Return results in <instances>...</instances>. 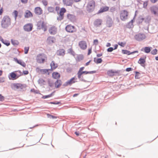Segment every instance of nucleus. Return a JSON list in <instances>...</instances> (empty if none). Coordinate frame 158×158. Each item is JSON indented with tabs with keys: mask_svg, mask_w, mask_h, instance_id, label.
I'll list each match as a JSON object with an SVG mask.
<instances>
[{
	"mask_svg": "<svg viewBox=\"0 0 158 158\" xmlns=\"http://www.w3.org/2000/svg\"><path fill=\"white\" fill-rule=\"evenodd\" d=\"M27 86L26 84L20 83H12L11 85V89L15 90H18L23 91L26 90Z\"/></svg>",
	"mask_w": 158,
	"mask_h": 158,
	"instance_id": "obj_1",
	"label": "nucleus"
},
{
	"mask_svg": "<svg viewBox=\"0 0 158 158\" xmlns=\"http://www.w3.org/2000/svg\"><path fill=\"white\" fill-rule=\"evenodd\" d=\"M11 24L10 19L9 16H5L3 18L1 22V26L2 28H6Z\"/></svg>",
	"mask_w": 158,
	"mask_h": 158,
	"instance_id": "obj_2",
	"label": "nucleus"
},
{
	"mask_svg": "<svg viewBox=\"0 0 158 158\" xmlns=\"http://www.w3.org/2000/svg\"><path fill=\"white\" fill-rule=\"evenodd\" d=\"M47 59L46 56L43 53L39 54L36 56V60L37 62L39 63H43L44 62L45 60Z\"/></svg>",
	"mask_w": 158,
	"mask_h": 158,
	"instance_id": "obj_3",
	"label": "nucleus"
},
{
	"mask_svg": "<svg viewBox=\"0 0 158 158\" xmlns=\"http://www.w3.org/2000/svg\"><path fill=\"white\" fill-rule=\"evenodd\" d=\"M17 73H19V74H18L17 73H15V72H13L10 73L9 76V79L12 80H15L18 78L21 75L22 73L20 71H17Z\"/></svg>",
	"mask_w": 158,
	"mask_h": 158,
	"instance_id": "obj_4",
	"label": "nucleus"
},
{
	"mask_svg": "<svg viewBox=\"0 0 158 158\" xmlns=\"http://www.w3.org/2000/svg\"><path fill=\"white\" fill-rule=\"evenodd\" d=\"M37 29H42L45 31L47 30L46 24L43 21H40L37 23Z\"/></svg>",
	"mask_w": 158,
	"mask_h": 158,
	"instance_id": "obj_5",
	"label": "nucleus"
},
{
	"mask_svg": "<svg viewBox=\"0 0 158 158\" xmlns=\"http://www.w3.org/2000/svg\"><path fill=\"white\" fill-rule=\"evenodd\" d=\"M95 6V2L93 0L89 1L87 6V10L89 12L93 11Z\"/></svg>",
	"mask_w": 158,
	"mask_h": 158,
	"instance_id": "obj_6",
	"label": "nucleus"
},
{
	"mask_svg": "<svg viewBox=\"0 0 158 158\" xmlns=\"http://www.w3.org/2000/svg\"><path fill=\"white\" fill-rule=\"evenodd\" d=\"M128 15V12L126 10L121 11L120 14V18L123 21H125L127 19Z\"/></svg>",
	"mask_w": 158,
	"mask_h": 158,
	"instance_id": "obj_7",
	"label": "nucleus"
},
{
	"mask_svg": "<svg viewBox=\"0 0 158 158\" xmlns=\"http://www.w3.org/2000/svg\"><path fill=\"white\" fill-rule=\"evenodd\" d=\"M146 37L145 35L143 33H138L134 36L135 39L139 41L143 40Z\"/></svg>",
	"mask_w": 158,
	"mask_h": 158,
	"instance_id": "obj_8",
	"label": "nucleus"
},
{
	"mask_svg": "<svg viewBox=\"0 0 158 158\" xmlns=\"http://www.w3.org/2000/svg\"><path fill=\"white\" fill-rule=\"evenodd\" d=\"M150 10L152 14L155 15H158V6H152L150 7Z\"/></svg>",
	"mask_w": 158,
	"mask_h": 158,
	"instance_id": "obj_9",
	"label": "nucleus"
},
{
	"mask_svg": "<svg viewBox=\"0 0 158 158\" xmlns=\"http://www.w3.org/2000/svg\"><path fill=\"white\" fill-rule=\"evenodd\" d=\"M75 78L74 77H72L69 80L65 82L63 85V86L66 87L68 85H71L72 84L74 83L77 82L75 81Z\"/></svg>",
	"mask_w": 158,
	"mask_h": 158,
	"instance_id": "obj_10",
	"label": "nucleus"
},
{
	"mask_svg": "<svg viewBox=\"0 0 158 158\" xmlns=\"http://www.w3.org/2000/svg\"><path fill=\"white\" fill-rule=\"evenodd\" d=\"M33 25L29 23L25 25L23 27V29L25 31L29 32L32 31Z\"/></svg>",
	"mask_w": 158,
	"mask_h": 158,
	"instance_id": "obj_11",
	"label": "nucleus"
},
{
	"mask_svg": "<svg viewBox=\"0 0 158 158\" xmlns=\"http://www.w3.org/2000/svg\"><path fill=\"white\" fill-rule=\"evenodd\" d=\"M49 33L52 35H54L56 34L57 31V28L53 26L50 28L48 30Z\"/></svg>",
	"mask_w": 158,
	"mask_h": 158,
	"instance_id": "obj_12",
	"label": "nucleus"
},
{
	"mask_svg": "<svg viewBox=\"0 0 158 158\" xmlns=\"http://www.w3.org/2000/svg\"><path fill=\"white\" fill-rule=\"evenodd\" d=\"M14 60L18 64L22 66L23 67H26V64L25 63L21 60H18L17 58H14Z\"/></svg>",
	"mask_w": 158,
	"mask_h": 158,
	"instance_id": "obj_13",
	"label": "nucleus"
},
{
	"mask_svg": "<svg viewBox=\"0 0 158 158\" xmlns=\"http://www.w3.org/2000/svg\"><path fill=\"white\" fill-rule=\"evenodd\" d=\"M79 45L81 48L82 49H85L86 48L87 45L85 41H81L79 43Z\"/></svg>",
	"mask_w": 158,
	"mask_h": 158,
	"instance_id": "obj_14",
	"label": "nucleus"
},
{
	"mask_svg": "<svg viewBox=\"0 0 158 158\" xmlns=\"http://www.w3.org/2000/svg\"><path fill=\"white\" fill-rule=\"evenodd\" d=\"M56 40L55 37L52 36L48 37L47 40V42L48 44H51L54 43Z\"/></svg>",
	"mask_w": 158,
	"mask_h": 158,
	"instance_id": "obj_15",
	"label": "nucleus"
},
{
	"mask_svg": "<svg viewBox=\"0 0 158 158\" xmlns=\"http://www.w3.org/2000/svg\"><path fill=\"white\" fill-rule=\"evenodd\" d=\"M122 53L123 54H127L128 55H129L131 54H132L138 52V51H135L133 52H131L130 51L126 50H122Z\"/></svg>",
	"mask_w": 158,
	"mask_h": 158,
	"instance_id": "obj_16",
	"label": "nucleus"
},
{
	"mask_svg": "<svg viewBox=\"0 0 158 158\" xmlns=\"http://www.w3.org/2000/svg\"><path fill=\"white\" fill-rule=\"evenodd\" d=\"M65 30L68 32H73L74 30V26L71 25H68L66 27Z\"/></svg>",
	"mask_w": 158,
	"mask_h": 158,
	"instance_id": "obj_17",
	"label": "nucleus"
},
{
	"mask_svg": "<svg viewBox=\"0 0 158 158\" xmlns=\"http://www.w3.org/2000/svg\"><path fill=\"white\" fill-rule=\"evenodd\" d=\"M42 11L41 8L39 7H36L35 9V13L38 15H40L42 14Z\"/></svg>",
	"mask_w": 158,
	"mask_h": 158,
	"instance_id": "obj_18",
	"label": "nucleus"
},
{
	"mask_svg": "<svg viewBox=\"0 0 158 158\" xmlns=\"http://www.w3.org/2000/svg\"><path fill=\"white\" fill-rule=\"evenodd\" d=\"M102 22L101 19H97L94 22V25L96 27H98L101 25Z\"/></svg>",
	"mask_w": 158,
	"mask_h": 158,
	"instance_id": "obj_19",
	"label": "nucleus"
},
{
	"mask_svg": "<svg viewBox=\"0 0 158 158\" xmlns=\"http://www.w3.org/2000/svg\"><path fill=\"white\" fill-rule=\"evenodd\" d=\"M63 4L67 6H71L73 4V0H63Z\"/></svg>",
	"mask_w": 158,
	"mask_h": 158,
	"instance_id": "obj_20",
	"label": "nucleus"
},
{
	"mask_svg": "<svg viewBox=\"0 0 158 158\" xmlns=\"http://www.w3.org/2000/svg\"><path fill=\"white\" fill-rule=\"evenodd\" d=\"M109 9V7L107 6H105L102 8H101L98 11L97 13L98 14H99L100 13H103L104 12H106Z\"/></svg>",
	"mask_w": 158,
	"mask_h": 158,
	"instance_id": "obj_21",
	"label": "nucleus"
},
{
	"mask_svg": "<svg viewBox=\"0 0 158 158\" xmlns=\"http://www.w3.org/2000/svg\"><path fill=\"white\" fill-rule=\"evenodd\" d=\"M65 51L63 49H60L58 50L56 52L57 55L60 56H63L65 53Z\"/></svg>",
	"mask_w": 158,
	"mask_h": 158,
	"instance_id": "obj_22",
	"label": "nucleus"
},
{
	"mask_svg": "<svg viewBox=\"0 0 158 158\" xmlns=\"http://www.w3.org/2000/svg\"><path fill=\"white\" fill-rule=\"evenodd\" d=\"M67 17L68 19L72 22L74 21L75 20V17L73 15L68 14L67 15Z\"/></svg>",
	"mask_w": 158,
	"mask_h": 158,
	"instance_id": "obj_23",
	"label": "nucleus"
},
{
	"mask_svg": "<svg viewBox=\"0 0 158 158\" xmlns=\"http://www.w3.org/2000/svg\"><path fill=\"white\" fill-rule=\"evenodd\" d=\"M62 84V81L60 80L57 79L55 83L56 88H58Z\"/></svg>",
	"mask_w": 158,
	"mask_h": 158,
	"instance_id": "obj_24",
	"label": "nucleus"
},
{
	"mask_svg": "<svg viewBox=\"0 0 158 158\" xmlns=\"http://www.w3.org/2000/svg\"><path fill=\"white\" fill-rule=\"evenodd\" d=\"M112 24L113 21L112 19L110 17L108 18L106 22V24L108 25V27H111L112 26Z\"/></svg>",
	"mask_w": 158,
	"mask_h": 158,
	"instance_id": "obj_25",
	"label": "nucleus"
},
{
	"mask_svg": "<svg viewBox=\"0 0 158 158\" xmlns=\"http://www.w3.org/2000/svg\"><path fill=\"white\" fill-rule=\"evenodd\" d=\"M60 74L57 72H53L52 73V77L55 79H58L60 78Z\"/></svg>",
	"mask_w": 158,
	"mask_h": 158,
	"instance_id": "obj_26",
	"label": "nucleus"
},
{
	"mask_svg": "<svg viewBox=\"0 0 158 158\" xmlns=\"http://www.w3.org/2000/svg\"><path fill=\"white\" fill-rule=\"evenodd\" d=\"M146 56L145 57V58H143L142 57H141L139 60V61L138 62V63L140 64L141 66H143L142 65L143 64H144L145 63L146 61L145 60V59L146 58Z\"/></svg>",
	"mask_w": 158,
	"mask_h": 158,
	"instance_id": "obj_27",
	"label": "nucleus"
},
{
	"mask_svg": "<svg viewBox=\"0 0 158 158\" xmlns=\"http://www.w3.org/2000/svg\"><path fill=\"white\" fill-rule=\"evenodd\" d=\"M32 16V14L31 11L29 10H27L25 12V17L26 18H28Z\"/></svg>",
	"mask_w": 158,
	"mask_h": 158,
	"instance_id": "obj_28",
	"label": "nucleus"
},
{
	"mask_svg": "<svg viewBox=\"0 0 158 158\" xmlns=\"http://www.w3.org/2000/svg\"><path fill=\"white\" fill-rule=\"evenodd\" d=\"M50 66L52 69H55L57 67L58 65L57 64H55V62L53 61H52L50 64Z\"/></svg>",
	"mask_w": 158,
	"mask_h": 158,
	"instance_id": "obj_29",
	"label": "nucleus"
},
{
	"mask_svg": "<svg viewBox=\"0 0 158 158\" xmlns=\"http://www.w3.org/2000/svg\"><path fill=\"white\" fill-rule=\"evenodd\" d=\"M151 47H146L144 48V51L145 52L148 53L150 52L151 50Z\"/></svg>",
	"mask_w": 158,
	"mask_h": 158,
	"instance_id": "obj_30",
	"label": "nucleus"
},
{
	"mask_svg": "<svg viewBox=\"0 0 158 158\" xmlns=\"http://www.w3.org/2000/svg\"><path fill=\"white\" fill-rule=\"evenodd\" d=\"M1 41L3 44L6 45L7 46H9L10 44L9 41L6 40H4L3 39H2L1 40Z\"/></svg>",
	"mask_w": 158,
	"mask_h": 158,
	"instance_id": "obj_31",
	"label": "nucleus"
},
{
	"mask_svg": "<svg viewBox=\"0 0 158 158\" xmlns=\"http://www.w3.org/2000/svg\"><path fill=\"white\" fill-rule=\"evenodd\" d=\"M11 41L12 44L14 46L18 45L19 44V41L17 40L11 39Z\"/></svg>",
	"mask_w": 158,
	"mask_h": 158,
	"instance_id": "obj_32",
	"label": "nucleus"
},
{
	"mask_svg": "<svg viewBox=\"0 0 158 158\" xmlns=\"http://www.w3.org/2000/svg\"><path fill=\"white\" fill-rule=\"evenodd\" d=\"M38 83L41 86L45 85L44 83L45 81L42 78H40L39 79L38 81Z\"/></svg>",
	"mask_w": 158,
	"mask_h": 158,
	"instance_id": "obj_33",
	"label": "nucleus"
},
{
	"mask_svg": "<svg viewBox=\"0 0 158 158\" xmlns=\"http://www.w3.org/2000/svg\"><path fill=\"white\" fill-rule=\"evenodd\" d=\"M151 20V17L149 16H147L145 18V22L146 23H149Z\"/></svg>",
	"mask_w": 158,
	"mask_h": 158,
	"instance_id": "obj_34",
	"label": "nucleus"
},
{
	"mask_svg": "<svg viewBox=\"0 0 158 158\" xmlns=\"http://www.w3.org/2000/svg\"><path fill=\"white\" fill-rule=\"evenodd\" d=\"M77 77L78 79H79L80 80V81H84V82H88V81L85 80L83 78V77H81V75H79V74H77Z\"/></svg>",
	"mask_w": 158,
	"mask_h": 158,
	"instance_id": "obj_35",
	"label": "nucleus"
},
{
	"mask_svg": "<svg viewBox=\"0 0 158 158\" xmlns=\"http://www.w3.org/2000/svg\"><path fill=\"white\" fill-rule=\"evenodd\" d=\"M83 73H85V74H93L96 73V71H83Z\"/></svg>",
	"mask_w": 158,
	"mask_h": 158,
	"instance_id": "obj_36",
	"label": "nucleus"
},
{
	"mask_svg": "<svg viewBox=\"0 0 158 158\" xmlns=\"http://www.w3.org/2000/svg\"><path fill=\"white\" fill-rule=\"evenodd\" d=\"M49 69H41L40 71L44 74H46L48 72V71L50 70Z\"/></svg>",
	"mask_w": 158,
	"mask_h": 158,
	"instance_id": "obj_37",
	"label": "nucleus"
},
{
	"mask_svg": "<svg viewBox=\"0 0 158 158\" xmlns=\"http://www.w3.org/2000/svg\"><path fill=\"white\" fill-rule=\"evenodd\" d=\"M66 11V9L64 8H62L61 9L60 12V14H62L63 15H64V13Z\"/></svg>",
	"mask_w": 158,
	"mask_h": 158,
	"instance_id": "obj_38",
	"label": "nucleus"
},
{
	"mask_svg": "<svg viewBox=\"0 0 158 158\" xmlns=\"http://www.w3.org/2000/svg\"><path fill=\"white\" fill-rule=\"evenodd\" d=\"M47 115L48 117L50 118H52L53 119H55V118H57V117L56 116L52 115L50 114H47Z\"/></svg>",
	"mask_w": 158,
	"mask_h": 158,
	"instance_id": "obj_39",
	"label": "nucleus"
},
{
	"mask_svg": "<svg viewBox=\"0 0 158 158\" xmlns=\"http://www.w3.org/2000/svg\"><path fill=\"white\" fill-rule=\"evenodd\" d=\"M48 11L50 12H53L54 10V8L52 7H48Z\"/></svg>",
	"mask_w": 158,
	"mask_h": 158,
	"instance_id": "obj_40",
	"label": "nucleus"
},
{
	"mask_svg": "<svg viewBox=\"0 0 158 158\" xmlns=\"http://www.w3.org/2000/svg\"><path fill=\"white\" fill-rule=\"evenodd\" d=\"M64 15L62 14H60L58 17H57V20L59 21H61L63 19Z\"/></svg>",
	"mask_w": 158,
	"mask_h": 158,
	"instance_id": "obj_41",
	"label": "nucleus"
},
{
	"mask_svg": "<svg viewBox=\"0 0 158 158\" xmlns=\"http://www.w3.org/2000/svg\"><path fill=\"white\" fill-rule=\"evenodd\" d=\"M13 13L15 15V19L16 20L18 15V12L17 10H15L14 11Z\"/></svg>",
	"mask_w": 158,
	"mask_h": 158,
	"instance_id": "obj_42",
	"label": "nucleus"
},
{
	"mask_svg": "<svg viewBox=\"0 0 158 158\" xmlns=\"http://www.w3.org/2000/svg\"><path fill=\"white\" fill-rule=\"evenodd\" d=\"M157 49H154L151 51V53L152 54L154 55L157 54Z\"/></svg>",
	"mask_w": 158,
	"mask_h": 158,
	"instance_id": "obj_43",
	"label": "nucleus"
},
{
	"mask_svg": "<svg viewBox=\"0 0 158 158\" xmlns=\"http://www.w3.org/2000/svg\"><path fill=\"white\" fill-rule=\"evenodd\" d=\"M68 52L69 53H70L73 56H74L75 55V53L74 52H73V50L72 49L70 48V49H69L68 50Z\"/></svg>",
	"mask_w": 158,
	"mask_h": 158,
	"instance_id": "obj_44",
	"label": "nucleus"
},
{
	"mask_svg": "<svg viewBox=\"0 0 158 158\" xmlns=\"http://www.w3.org/2000/svg\"><path fill=\"white\" fill-rule=\"evenodd\" d=\"M118 44L122 47H124L126 45V43H123L122 42H118Z\"/></svg>",
	"mask_w": 158,
	"mask_h": 158,
	"instance_id": "obj_45",
	"label": "nucleus"
},
{
	"mask_svg": "<svg viewBox=\"0 0 158 158\" xmlns=\"http://www.w3.org/2000/svg\"><path fill=\"white\" fill-rule=\"evenodd\" d=\"M102 60L101 58H98L97 59V61L96 63L97 64L101 63L102 62Z\"/></svg>",
	"mask_w": 158,
	"mask_h": 158,
	"instance_id": "obj_46",
	"label": "nucleus"
},
{
	"mask_svg": "<svg viewBox=\"0 0 158 158\" xmlns=\"http://www.w3.org/2000/svg\"><path fill=\"white\" fill-rule=\"evenodd\" d=\"M24 53L25 54H27L28 53L29 49V47H25L24 48Z\"/></svg>",
	"mask_w": 158,
	"mask_h": 158,
	"instance_id": "obj_47",
	"label": "nucleus"
},
{
	"mask_svg": "<svg viewBox=\"0 0 158 158\" xmlns=\"http://www.w3.org/2000/svg\"><path fill=\"white\" fill-rule=\"evenodd\" d=\"M135 79H139V74H140L139 73L137 72H135Z\"/></svg>",
	"mask_w": 158,
	"mask_h": 158,
	"instance_id": "obj_48",
	"label": "nucleus"
},
{
	"mask_svg": "<svg viewBox=\"0 0 158 158\" xmlns=\"http://www.w3.org/2000/svg\"><path fill=\"white\" fill-rule=\"evenodd\" d=\"M49 103L55 105H58L60 103V102L55 101V102H50Z\"/></svg>",
	"mask_w": 158,
	"mask_h": 158,
	"instance_id": "obj_49",
	"label": "nucleus"
},
{
	"mask_svg": "<svg viewBox=\"0 0 158 158\" xmlns=\"http://www.w3.org/2000/svg\"><path fill=\"white\" fill-rule=\"evenodd\" d=\"M117 73V72L116 71H114L112 70H109L107 72V74L108 75L110 74V73Z\"/></svg>",
	"mask_w": 158,
	"mask_h": 158,
	"instance_id": "obj_50",
	"label": "nucleus"
},
{
	"mask_svg": "<svg viewBox=\"0 0 158 158\" xmlns=\"http://www.w3.org/2000/svg\"><path fill=\"white\" fill-rule=\"evenodd\" d=\"M116 10L115 7L114 6L111 7L110 8V11L112 12Z\"/></svg>",
	"mask_w": 158,
	"mask_h": 158,
	"instance_id": "obj_51",
	"label": "nucleus"
},
{
	"mask_svg": "<svg viewBox=\"0 0 158 158\" xmlns=\"http://www.w3.org/2000/svg\"><path fill=\"white\" fill-rule=\"evenodd\" d=\"M42 2L43 5L45 6H47L48 5V3L46 0H42Z\"/></svg>",
	"mask_w": 158,
	"mask_h": 158,
	"instance_id": "obj_52",
	"label": "nucleus"
},
{
	"mask_svg": "<svg viewBox=\"0 0 158 158\" xmlns=\"http://www.w3.org/2000/svg\"><path fill=\"white\" fill-rule=\"evenodd\" d=\"M148 1H146L144 2L143 3V7L144 8H146L147 7V6L148 5Z\"/></svg>",
	"mask_w": 158,
	"mask_h": 158,
	"instance_id": "obj_53",
	"label": "nucleus"
},
{
	"mask_svg": "<svg viewBox=\"0 0 158 158\" xmlns=\"http://www.w3.org/2000/svg\"><path fill=\"white\" fill-rule=\"evenodd\" d=\"M114 49V48L112 47H110L109 48H108L107 49V51L108 52H112Z\"/></svg>",
	"mask_w": 158,
	"mask_h": 158,
	"instance_id": "obj_54",
	"label": "nucleus"
},
{
	"mask_svg": "<svg viewBox=\"0 0 158 158\" xmlns=\"http://www.w3.org/2000/svg\"><path fill=\"white\" fill-rule=\"evenodd\" d=\"M31 92H34V93H35V94H38L39 93V91L37 90H35V89H31Z\"/></svg>",
	"mask_w": 158,
	"mask_h": 158,
	"instance_id": "obj_55",
	"label": "nucleus"
},
{
	"mask_svg": "<svg viewBox=\"0 0 158 158\" xmlns=\"http://www.w3.org/2000/svg\"><path fill=\"white\" fill-rule=\"evenodd\" d=\"M51 97V95H49V94L43 96L42 98L43 99H46L48 98H49Z\"/></svg>",
	"mask_w": 158,
	"mask_h": 158,
	"instance_id": "obj_56",
	"label": "nucleus"
},
{
	"mask_svg": "<svg viewBox=\"0 0 158 158\" xmlns=\"http://www.w3.org/2000/svg\"><path fill=\"white\" fill-rule=\"evenodd\" d=\"M94 44L95 45H97L98 43V40L97 39H95L94 40Z\"/></svg>",
	"mask_w": 158,
	"mask_h": 158,
	"instance_id": "obj_57",
	"label": "nucleus"
},
{
	"mask_svg": "<svg viewBox=\"0 0 158 158\" xmlns=\"http://www.w3.org/2000/svg\"><path fill=\"white\" fill-rule=\"evenodd\" d=\"M133 70V69L131 68H127L126 69V71L127 72H130Z\"/></svg>",
	"mask_w": 158,
	"mask_h": 158,
	"instance_id": "obj_58",
	"label": "nucleus"
},
{
	"mask_svg": "<svg viewBox=\"0 0 158 158\" xmlns=\"http://www.w3.org/2000/svg\"><path fill=\"white\" fill-rule=\"evenodd\" d=\"M48 83L49 86H50L51 87H52L53 85V84L52 82H51L49 80H48Z\"/></svg>",
	"mask_w": 158,
	"mask_h": 158,
	"instance_id": "obj_59",
	"label": "nucleus"
},
{
	"mask_svg": "<svg viewBox=\"0 0 158 158\" xmlns=\"http://www.w3.org/2000/svg\"><path fill=\"white\" fill-rule=\"evenodd\" d=\"M4 99V97L1 94H0V101H2Z\"/></svg>",
	"mask_w": 158,
	"mask_h": 158,
	"instance_id": "obj_60",
	"label": "nucleus"
},
{
	"mask_svg": "<svg viewBox=\"0 0 158 158\" xmlns=\"http://www.w3.org/2000/svg\"><path fill=\"white\" fill-rule=\"evenodd\" d=\"M83 58V57L82 55H80L78 57V59L79 60H82Z\"/></svg>",
	"mask_w": 158,
	"mask_h": 158,
	"instance_id": "obj_61",
	"label": "nucleus"
},
{
	"mask_svg": "<svg viewBox=\"0 0 158 158\" xmlns=\"http://www.w3.org/2000/svg\"><path fill=\"white\" fill-rule=\"evenodd\" d=\"M74 133L77 136H79L81 134H80V132L79 131H75L74 132Z\"/></svg>",
	"mask_w": 158,
	"mask_h": 158,
	"instance_id": "obj_62",
	"label": "nucleus"
},
{
	"mask_svg": "<svg viewBox=\"0 0 158 158\" xmlns=\"http://www.w3.org/2000/svg\"><path fill=\"white\" fill-rule=\"evenodd\" d=\"M83 74V71H78L77 73V74H79L81 76Z\"/></svg>",
	"mask_w": 158,
	"mask_h": 158,
	"instance_id": "obj_63",
	"label": "nucleus"
},
{
	"mask_svg": "<svg viewBox=\"0 0 158 158\" xmlns=\"http://www.w3.org/2000/svg\"><path fill=\"white\" fill-rule=\"evenodd\" d=\"M23 73L24 75H27L28 74L29 72L28 71H23Z\"/></svg>",
	"mask_w": 158,
	"mask_h": 158,
	"instance_id": "obj_64",
	"label": "nucleus"
}]
</instances>
